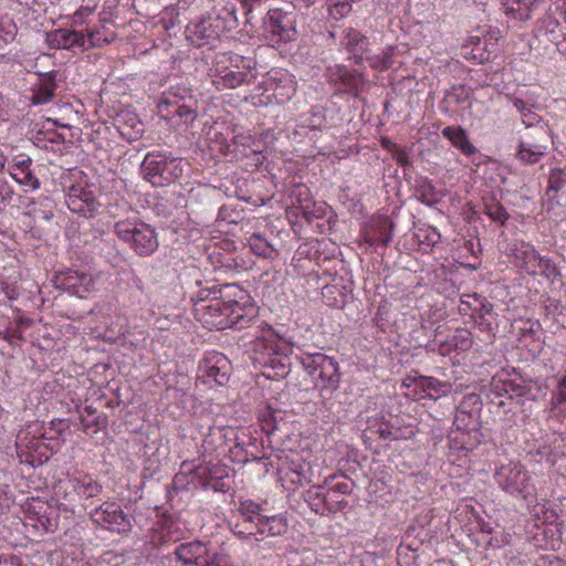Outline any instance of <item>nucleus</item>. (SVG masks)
Masks as SVG:
<instances>
[{
	"instance_id": "13",
	"label": "nucleus",
	"mask_w": 566,
	"mask_h": 566,
	"mask_svg": "<svg viewBox=\"0 0 566 566\" xmlns=\"http://www.w3.org/2000/svg\"><path fill=\"white\" fill-rule=\"evenodd\" d=\"M255 348L256 350H260V348L268 350V357L255 358L261 366L273 371V374H268V377H285L290 373L289 358L280 356L275 345L260 340L255 344ZM261 355L264 356L263 353Z\"/></svg>"
},
{
	"instance_id": "19",
	"label": "nucleus",
	"mask_w": 566,
	"mask_h": 566,
	"mask_svg": "<svg viewBox=\"0 0 566 566\" xmlns=\"http://www.w3.org/2000/svg\"><path fill=\"white\" fill-rule=\"evenodd\" d=\"M207 553V546L200 541L182 543L175 549L177 559L185 565L199 566Z\"/></svg>"
},
{
	"instance_id": "38",
	"label": "nucleus",
	"mask_w": 566,
	"mask_h": 566,
	"mask_svg": "<svg viewBox=\"0 0 566 566\" xmlns=\"http://www.w3.org/2000/svg\"><path fill=\"white\" fill-rule=\"evenodd\" d=\"M322 499L328 512L340 511L347 504L344 496H342L340 494H335L329 490L322 491Z\"/></svg>"
},
{
	"instance_id": "18",
	"label": "nucleus",
	"mask_w": 566,
	"mask_h": 566,
	"mask_svg": "<svg viewBox=\"0 0 566 566\" xmlns=\"http://www.w3.org/2000/svg\"><path fill=\"white\" fill-rule=\"evenodd\" d=\"M513 255L516 260L517 265L531 275L538 274V264L541 263V255L535 248L521 241L515 244L513 249Z\"/></svg>"
},
{
	"instance_id": "33",
	"label": "nucleus",
	"mask_w": 566,
	"mask_h": 566,
	"mask_svg": "<svg viewBox=\"0 0 566 566\" xmlns=\"http://www.w3.org/2000/svg\"><path fill=\"white\" fill-rule=\"evenodd\" d=\"M416 235L419 243L423 245V250L432 249L437 243L441 241V234L436 228L432 227L418 229Z\"/></svg>"
},
{
	"instance_id": "54",
	"label": "nucleus",
	"mask_w": 566,
	"mask_h": 566,
	"mask_svg": "<svg viewBox=\"0 0 566 566\" xmlns=\"http://www.w3.org/2000/svg\"><path fill=\"white\" fill-rule=\"evenodd\" d=\"M13 195V189L9 186L8 181L0 179V202L10 201Z\"/></svg>"
},
{
	"instance_id": "56",
	"label": "nucleus",
	"mask_w": 566,
	"mask_h": 566,
	"mask_svg": "<svg viewBox=\"0 0 566 566\" xmlns=\"http://www.w3.org/2000/svg\"><path fill=\"white\" fill-rule=\"evenodd\" d=\"M392 157L399 166L406 167L410 165L407 151L399 147L394 151Z\"/></svg>"
},
{
	"instance_id": "39",
	"label": "nucleus",
	"mask_w": 566,
	"mask_h": 566,
	"mask_svg": "<svg viewBox=\"0 0 566 566\" xmlns=\"http://www.w3.org/2000/svg\"><path fill=\"white\" fill-rule=\"evenodd\" d=\"M84 33V44L85 50H88L91 48L102 46L106 43H109L111 39H108L106 35L103 34V32L99 29H85Z\"/></svg>"
},
{
	"instance_id": "25",
	"label": "nucleus",
	"mask_w": 566,
	"mask_h": 566,
	"mask_svg": "<svg viewBox=\"0 0 566 566\" xmlns=\"http://www.w3.org/2000/svg\"><path fill=\"white\" fill-rule=\"evenodd\" d=\"M442 135L464 155H472L476 151V148L469 140L465 130L460 126H447L443 128Z\"/></svg>"
},
{
	"instance_id": "48",
	"label": "nucleus",
	"mask_w": 566,
	"mask_h": 566,
	"mask_svg": "<svg viewBox=\"0 0 566 566\" xmlns=\"http://www.w3.org/2000/svg\"><path fill=\"white\" fill-rule=\"evenodd\" d=\"M538 273L548 280H554L559 275L556 265L546 258L541 256V263L538 264Z\"/></svg>"
},
{
	"instance_id": "32",
	"label": "nucleus",
	"mask_w": 566,
	"mask_h": 566,
	"mask_svg": "<svg viewBox=\"0 0 566 566\" xmlns=\"http://www.w3.org/2000/svg\"><path fill=\"white\" fill-rule=\"evenodd\" d=\"M545 156L546 154L541 153L535 148L528 147L525 145V143L522 142H520L515 153V159L518 160L522 165H534Z\"/></svg>"
},
{
	"instance_id": "45",
	"label": "nucleus",
	"mask_w": 566,
	"mask_h": 566,
	"mask_svg": "<svg viewBox=\"0 0 566 566\" xmlns=\"http://www.w3.org/2000/svg\"><path fill=\"white\" fill-rule=\"evenodd\" d=\"M564 184L563 171L558 168L553 169L549 174L546 195L551 196L553 193L555 196L563 188Z\"/></svg>"
},
{
	"instance_id": "17",
	"label": "nucleus",
	"mask_w": 566,
	"mask_h": 566,
	"mask_svg": "<svg viewBox=\"0 0 566 566\" xmlns=\"http://www.w3.org/2000/svg\"><path fill=\"white\" fill-rule=\"evenodd\" d=\"M56 72H48L39 74V80L32 88L30 102L33 105H42L51 102L55 96Z\"/></svg>"
},
{
	"instance_id": "55",
	"label": "nucleus",
	"mask_w": 566,
	"mask_h": 566,
	"mask_svg": "<svg viewBox=\"0 0 566 566\" xmlns=\"http://www.w3.org/2000/svg\"><path fill=\"white\" fill-rule=\"evenodd\" d=\"M224 471L219 473L214 481L210 484L209 490H213L214 492H227L229 490V485L224 481Z\"/></svg>"
},
{
	"instance_id": "1",
	"label": "nucleus",
	"mask_w": 566,
	"mask_h": 566,
	"mask_svg": "<svg viewBox=\"0 0 566 566\" xmlns=\"http://www.w3.org/2000/svg\"><path fill=\"white\" fill-rule=\"evenodd\" d=\"M242 295L243 291L235 284L201 289L193 303L195 316L210 329H242L255 317L253 306L247 307L237 300Z\"/></svg>"
},
{
	"instance_id": "61",
	"label": "nucleus",
	"mask_w": 566,
	"mask_h": 566,
	"mask_svg": "<svg viewBox=\"0 0 566 566\" xmlns=\"http://www.w3.org/2000/svg\"><path fill=\"white\" fill-rule=\"evenodd\" d=\"M419 549V545H415L412 543L410 544H400V546L398 547V555L401 556L402 554L406 553V551H411V552H417Z\"/></svg>"
},
{
	"instance_id": "27",
	"label": "nucleus",
	"mask_w": 566,
	"mask_h": 566,
	"mask_svg": "<svg viewBox=\"0 0 566 566\" xmlns=\"http://www.w3.org/2000/svg\"><path fill=\"white\" fill-rule=\"evenodd\" d=\"M253 139L250 135H235L232 144L228 145L227 154H232L235 159L248 157L250 154L258 155L259 150L253 148Z\"/></svg>"
},
{
	"instance_id": "3",
	"label": "nucleus",
	"mask_w": 566,
	"mask_h": 566,
	"mask_svg": "<svg viewBox=\"0 0 566 566\" xmlns=\"http://www.w3.org/2000/svg\"><path fill=\"white\" fill-rule=\"evenodd\" d=\"M142 172L154 186L164 187L179 180L184 175V161L164 153H148L142 163Z\"/></svg>"
},
{
	"instance_id": "58",
	"label": "nucleus",
	"mask_w": 566,
	"mask_h": 566,
	"mask_svg": "<svg viewBox=\"0 0 566 566\" xmlns=\"http://www.w3.org/2000/svg\"><path fill=\"white\" fill-rule=\"evenodd\" d=\"M301 209V214L302 217L307 221V222H312L315 218H316V214L314 213V211L312 210V202L310 203H306L305 206H301L300 207Z\"/></svg>"
},
{
	"instance_id": "49",
	"label": "nucleus",
	"mask_w": 566,
	"mask_h": 566,
	"mask_svg": "<svg viewBox=\"0 0 566 566\" xmlns=\"http://www.w3.org/2000/svg\"><path fill=\"white\" fill-rule=\"evenodd\" d=\"M305 122L312 129H321L325 125V115L321 108H313Z\"/></svg>"
},
{
	"instance_id": "15",
	"label": "nucleus",
	"mask_w": 566,
	"mask_h": 566,
	"mask_svg": "<svg viewBox=\"0 0 566 566\" xmlns=\"http://www.w3.org/2000/svg\"><path fill=\"white\" fill-rule=\"evenodd\" d=\"M333 77L338 91L349 93L356 97L365 85L363 74L348 70L346 66H336Z\"/></svg>"
},
{
	"instance_id": "10",
	"label": "nucleus",
	"mask_w": 566,
	"mask_h": 566,
	"mask_svg": "<svg viewBox=\"0 0 566 566\" xmlns=\"http://www.w3.org/2000/svg\"><path fill=\"white\" fill-rule=\"evenodd\" d=\"M65 203L72 212L85 218H93L101 207L94 193L80 185L69 188Z\"/></svg>"
},
{
	"instance_id": "9",
	"label": "nucleus",
	"mask_w": 566,
	"mask_h": 566,
	"mask_svg": "<svg viewBox=\"0 0 566 566\" xmlns=\"http://www.w3.org/2000/svg\"><path fill=\"white\" fill-rule=\"evenodd\" d=\"M223 31V22L217 17L201 18L191 21L186 28L187 38L198 48L211 44L218 40Z\"/></svg>"
},
{
	"instance_id": "11",
	"label": "nucleus",
	"mask_w": 566,
	"mask_h": 566,
	"mask_svg": "<svg viewBox=\"0 0 566 566\" xmlns=\"http://www.w3.org/2000/svg\"><path fill=\"white\" fill-rule=\"evenodd\" d=\"M181 469L184 471L175 475L174 483H181L185 479V474L189 473L192 476L191 482L195 486L202 490H209L210 484L214 481L218 474L223 472L221 467L211 463L199 464L191 468L187 462H182Z\"/></svg>"
},
{
	"instance_id": "22",
	"label": "nucleus",
	"mask_w": 566,
	"mask_h": 566,
	"mask_svg": "<svg viewBox=\"0 0 566 566\" xmlns=\"http://www.w3.org/2000/svg\"><path fill=\"white\" fill-rule=\"evenodd\" d=\"M469 310L473 312V315L479 314L480 317H482L485 314H491L493 305L486 300V297L480 294H464L461 296L459 311L461 314H468Z\"/></svg>"
},
{
	"instance_id": "24",
	"label": "nucleus",
	"mask_w": 566,
	"mask_h": 566,
	"mask_svg": "<svg viewBox=\"0 0 566 566\" xmlns=\"http://www.w3.org/2000/svg\"><path fill=\"white\" fill-rule=\"evenodd\" d=\"M417 199L426 206L433 207L439 203L444 196L442 191H438L432 181L424 177L417 181L416 188Z\"/></svg>"
},
{
	"instance_id": "16",
	"label": "nucleus",
	"mask_w": 566,
	"mask_h": 566,
	"mask_svg": "<svg viewBox=\"0 0 566 566\" xmlns=\"http://www.w3.org/2000/svg\"><path fill=\"white\" fill-rule=\"evenodd\" d=\"M189 98H196L192 90L186 86L171 87L168 92L163 94L157 105L158 114L165 119H170V108L177 105L188 104Z\"/></svg>"
},
{
	"instance_id": "41",
	"label": "nucleus",
	"mask_w": 566,
	"mask_h": 566,
	"mask_svg": "<svg viewBox=\"0 0 566 566\" xmlns=\"http://www.w3.org/2000/svg\"><path fill=\"white\" fill-rule=\"evenodd\" d=\"M379 222H380L381 229L378 234H375V237L370 238V241H371V243H378V244L386 247L392 239V234H391L392 223L387 218L380 219Z\"/></svg>"
},
{
	"instance_id": "35",
	"label": "nucleus",
	"mask_w": 566,
	"mask_h": 566,
	"mask_svg": "<svg viewBox=\"0 0 566 566\" xmlns=\"http://www.w3.org/2000/svg\"><path fill=\"white\" fill-rule=\"evenodd\" d=\"M513 105L516 108V111L522 115V120L527 128H531L535 124H539V116L535 114L523 99L515 98L513 101Z\"/></svg>"
},
{
	"instance_id": "63",
	"label": "nucleus",
	"mask_w": 566,
	"mask_h": 566,
	"mask_svg": "<svg viewBox=\"0 0 566 566\" xmlns=\"http://www.w3.org/2000/svg\"><path fill=\"white\" fill-rule=\"evenodd\" d=\"M381 145L385 149L392 151V153L398 148V146L387 137H384L381 139Z\"/></svg>"
},
{
	"instance_id": "7",
	"label": "nucleus",
	"mask_w": 566,
	"mask_h": 566,
	"mask_svg": "<svg viewBox=\"0 0 566 566\" xmlns=\"http://www.w3.org/2000/svg\"><path fill=\"white\" fill-rule=\"evenodd\" d=\"M93 523L113 533H128L132 524L128 516L123 512L119 505L114 502H103L88 512Z\"/></svg>"
},
{
	"instance_id": "60",
	"label": "nucleus",
	"mask_w": 566,
	"mask_h": 566,
	"mask_svg": "<svg viewBox=\"0 0 566 566\" xmlns=\"http://www.w3.org/2000/svg\"><path fill=\"white\" fill-rule=\"evenodd\" d=\"M270 516H265V515H261L260 517H258V520L253 523L255 528H256V532L260 533V534H263L262 533V530L263 528H268L269 527V524L270 523H265L264 520H269Z\"/></svg>"
},
{
	"instance_id": "30",
	"label": "nucleus",
	"mask_w": 566,
	"mask_h": 566,
	"mask_svg": "<svg viewBox=\"0 0 566 566\" xmlns=\"http://www.w3.org/2000/svg\"><path fill=\"white\" fill-rule=\"evenodd\" d=\"M535 0H513L506 7V13L511 14L515 20L526 21L531 18Z\"/></svg>"
},
{
	"instance_id": "31",
	"label": "nucleus",
	"mask_w": 566,
	"mask_h": 566,
	"mask_svg": "<svg viewBox=\"0 0 566 566\" xmlns=\"http://www.w3.org/2000/svg\"><path fill=\"white\" fill-rule=\"evenodd\" d=\"M392 48H388L380 54H371L370 51L365 55L364 62H367L370 67L379 71L387 70L392 65Z\"/></svg>"
},
{
	"instance_id": "4",
	"label": "nucleus",
	"mask_w": 566,
	"mask_h": 566,
	"mask_svg": "<svg viewBox=\"0 0 566 566\" xmlns=\"http://www.w3.org/2000/svg\"><path fill=\"white\" fill-rule=\"evenodd\" d=\"M114 232L140 256H148L158 248L157 233L143 221H118L114 226Z\"/></svg>"
},
{
	"instance_id": "62",
	"label": "nucleus",
	"mask_w": 566,
	"mask_h": 566,
	"mask_svg": "<svg viewBox=\"0 0 566 566\" xmlns=\"http://www.w3.org/2000/svg\"><path fill=\"white\" fill-rule=\"evenodd\" d=\"M8 494V485H0V514L3 513L4 510V501L7 500Z\"/></svg>"
},
{
	"instance_id": "34",
	"label": "nucleus",
	"mask_w": 566,
	"mask_h": 566,
	"mask_svg": "<svg viewBox=\"0 0 566 566\" xmlns=\"http://www.w3.org/2000/svg\"><path fill=\"white\" fill-rule=\"evenodd\" d=\"M484 212L490 219H492L495 222H499L502 226L510 218L505 208L499 201L495 200L485 202Z\"/></svg>"
},
{
	"instance_id": "21",
	"label": "nucleus",
	"mask_w": 566,
	"mask_h": 566,
	"mask_svg": "<svg viewBox=\"0 0 566 566\" xmlns=\"http://www.w3.org/2000/svg\"><path fill=\"white\" fill-rule=\"evenodd\" d=\"M347 51L352 53L350 59L354 60L356 64H363L364 57L368 53V39L363 35L357 30H350L346 36L344 42Z\"/></svg>"
},
{
	"instance_id": "20",
	"label": "nucleus",
	"mask_w": 566,
	"mask_h": 566,
	"mask_svg": "<svg viewBox=\"0 0 566 566\" xmlns=\"http://www.w3.org/2000/svg\"><path fill=\"white\" fill-rule=\"evenodd\" d=\"M521 142L525 143L528 147L547 154L551 143V132L548 126L541 120L539 124H535L531 127Z\"/></svg>"
},
{
	"instance_id": "29",
	"label": "nucleus",
	"mask_w": 566,
	"mask_h": 566,
	"mask_svg": "<svg viewBox=\"0 0 566 566\" xmlns=\"http://www.w3.org/2000/svg\"><path fill=\"white\" fill-rule=\"evenodd\" d=\"M248 244L250 247V250L259 256L272 259L275 250L272 247V244L260 233H253L248 239Z\"/></svg>"
},
{
	"instance_id": "12",
	"label": "nucleus",
	"mask_w": 566,
	"mask_h": 566,
	"mask_svg": "<svg viewBox=\"0 0 566 566\" xmlns=\"http://www.w3.org/2000/svg\"><path fill=\"white\" fill-rule=\"evenodd\" d=\"M53 285L63 291H67L73 295L81 296V287H84L83 292L88 291V285L92 283V279L84 272H78L72 269L60 271L52 279Z\"/></svg>"
},
{
	"instance_id": "23",
	"label": "nucleus",
	"mask_w": 566,
	"mask_h": 566,
	"mask_svg": "<svg viewBox=\"0 0 566 566\" xmlns=\"http://www.w3.org/2000/svg\"><path fill=\"white\" fill-rule=\"evenodd\" d=\"M416 387L424 392L428 397L437 399L442 395L450 392L452 385L448 381H441L430 376H418L415 379Z\"/></svg>"
},
{
	"instance_id": "44",
	"label": "nucleus",
	"mask_w": 566,
	"mask_h": 566,
	"mask_svg": "<svg viewBox=\"0 0 566 566\" xmlns=\"http://www.w3.org/2000/svg\"><path fill=\"white\" fill-rule=\"evenodd\" d=\"M248 74L245 72L229 71L221 76L222 85L227 88H235L247 81Z\"/></svg>"
},
{
	"instance_id": "26",
	"label": "nucleus",
	"mask_w": 566,
	"mask_h": 566,
	"mask_svg": "<svg viewBox=\"0 0 566 566\" xmlns=\"http://www.w3.org/2000/svg\"><path fill=\"white\" fill-rule=\"evenodd\" d=\"M71 484L74 492L84 500L96 497L103 491L102 484L90 476H84L83 479H73L71 480Z\"/></svg>"
},
{
	"instance_id": "14",
	"label": "nucleus",
	"mask_w": 566,
	"mask_h": 566,
	"mask_svg": "<svg viewBox=\"0 0 566 566\" xmlns=\"http://www.w3.org/2000/svg\"><path fill=\"white\" fill-rule=\"evenodd\" d=\"M48 42L52 49L85 51L83 30L56 29L48 34Z\"/></svg>"
},
{
	"instance_id": "40",
	"label": "nucleus",
	"mask_w": 566,
	"mask_h": 566,
	"mask_svg": "<svg viewBox=\"0 0 566 566\" xmlns=\"http://www.w3.org/2000/svg\"><path fill=\"white\" fill-rule=\"evenodd\" d=\"M265 523H270L268 528H263L262 533H266L270 536H280L287 530L285 518L282 516H270L269 520H264Z\"/></svg>"
},
{
	"instance_id": "2",
	"label": "nucleus",
	"mask_w": 566,
	"mask_h": 566,
	"mask_svg": "<svg viewBox=\"0 0 566 566\" xmlns=\"http://www.w3.org/2000/svg\"><path fill=\"white\" fill-rule=\"evenodd\" d=\"M303 367L314 379V386L319 391L324 405L329 401L339 388L340 373L338 363L322 353H315L302 359Z\"/></svg>"
},
{
	"instance_id": "6",
	"label": "nucleus",
	"mask_w": 566,
	"mask_h": 566,
	"mask_svg": "<svg viewBox=\"0 0 566 566\" xmlns=\"http://www.w3.org/2000/svg\"><path fill=\"white\" fill-rule=\"evenodd\" d=\"M494 479L503 491L522 499H527L534 491L528 472L517 462L510 461L496 468Z\"/></svg>"
},
{
	"instance_id": "42",
	"label": "nucleus",
	"mask_w": 566,
	"mask_h": 566,
	"mask_svg": "<svg viewBox=\"0 0 566 566\" xmlns=\"http://www.w3.org/2000/svg\"><path fill=\"white\" fill-rule=\"evenodd\" d=\"M260 512L261 505L252 501L242 502L240 505L241 515L244 517V521L251 524H253L258 517L262 515Z\"/></svg>"
},
{
	"instance_id": "53",
	"label": "nucleus",
	"mask_w": 566,
	"mask_h": 566,
	"mask_svg": "<svg viewBox=\"0 0 566 566\" xmlns=\"http://www.w3.org/2000/svg\"><path fill=\"white\" fill-rule=\"evenodd\" d=\"M352 485H353V483H350L347 480H344L342 482H337V483L328 486L327 490L334 492L335 494H340L342 496H344L352 492Z\"/></svg>"
},
{
	"instance_id": "46",
	"label": "nucleus",
	"mask_w": 566,
	"mask_h": 566,
	"mask_svg": "<svg viewBox=\"0 0 566 566\" xmlns=\"http://www.w3.org/2000/svg\"><path fill=\"white\" fill-rule=\"evenodd\" d=\"M199 566H232L231 559L227 554L207 553Z\"/></svg>"
},
{
	"instance_id": "52",
	"label": "nucleus",
	"mask_w": 566,
	"mask_h": 566,
	"mask_svg": "<svg viewBox=\"0 0 566 566\" xmlns=\"http://www.w3.org/2000/svg\"><path fill=\"white\" fill-rule=\"evenodd\" d=\"M472 419V413L470 411L458 409L454 417V423L458 428L471 429L470 420Z\"/></svg>"
},
{
	"instance_id": "8",
	"label": "nucleus",
	"mask_w": 566,
	"mask_h": 566,
	"mask_svg": "<svg viewBox=\"0 0 566 566\" xmlns=\"http://www.w3.org/2000/svg\"><path fill=\"white\" fill-rule=\"evenodd\" d=\"M231 361L221 353H209L199 365L198 378L206 384L224 386L230 378Z\"/></svg>"
},
{
	"instance_id": "64",
	"label": "nucleus",
	"mask_w": 566,
	"mask_h": 566,
	"mask_svg": "<svg viewBox=\"0 0 566 566\" xmlns=\"http://www.w3.org/2000/svg\"><path fill=\"white\" fill-rule=\"evenodd\" d=\"M30 165H31V159L27 158V159H22L20 161H17L14 164V167L17 169H19L20 171H24L25 169H30Z\"/></svg>"
},
{
	"instance_id": "28",
	"label": "nucleus",
	"mask_w": 566,
	"mask_h": 566,
	"mask_svg": "<svg viewBox=\"0 0 566 566\" xmlns=\"http://www.w3.org/2000/svg\"><path fill=\"white\" fill-rule=\"evenodd\" d=\"M170 119L178 116L185 124H191L198 116V101L197 98H189L188 104L177 105L170 108Z\"/></svg>"
},
{
	"instance_id": "51",
	"label": "nucleus",
	"mask_w": 566,
	"mask_h": 566,
	"mask_svg": "<svg viewBox=\"0 0 566 566\" xmlns=\"http://www.w3.org/2000/svg\"><path fill=\"white\" fill-rule=\"evenodd\" d=\"M291 197L296 199V201L300 203V207L312 202L310 190L304 186H297L295 189H293Z\"/></svg>"
},
{
	"instance_id": "50",
	"label": "nucleus",
	"mask_w": 566,
	"mask_h": 566,
	"mask_svg": "<svg viewBox=\"0 0 566 566\" xmlns=\"http://www.w3.org/2000/svg\"><path fill=\"white\" fill-rule=\"evenodd\" d=\"M81 423L84 429V431H87L91 427L95 426L96 431L105 428L107 423L106 416H97L92 420H88L85 416L81 415Z\"/></svg>"
},
{
	"instance_id": "57",
	"label": "nucleus",
	"mask_w": 566,
	"mask_h": 566,
	"mask_svg": "<svg viewBox=\"0 0 566 566\" xmlns=\"http://www.w3.org/2000/svg\"><path fill=\"white\" fill-rule=\"evenodd\" d=\"M504 391L506 394L513 392V394H515L516 396H520V397L524 396V394H525V389H524L523 386L517 385V384H513V382L505 384L504 385Z\"/></svg>"
},
{
	"instance_id": "36",
	"label": "nucleus",
	"mask_w": 566,
	"mask_h": 566,
	"mask_svg": "<svg viewBox=\"0 0 566 566\" xmlns=\"http://www.w3.org/2000/svg\"><path fill=\"white\" fill-rule=\"evenodd\" d=\"M18 28L11 19L0 20V50L2 44L7 45L12 43L17 36Z\"/></svg>"
},
{
	"instance_id": "5",
	"label": "nucleus",
	"mask_w": 566,
	"mask_h": 566,
	"mask_svg": "<svg viewBox=\"0 0 566 566\" xmlns=\"http://www.w3.org/2000/svg\"><path fill=\"white\" fill-rule=\"evenodd\" d=\"M296 15L275 8L268 11L262 21V36L271 46H279L296 39Z\"/></svg>"
},
{
	"instance_id": "59",
	"label": "nucleus",
	"mask_w": 566,
	"mask_h": 566,
	"mask_svg": "<svg viewBox=\"0 0 566 566\" xmlns=\"http://www.w3.org/2000/svg\"><path fill=\"white\" fill-rule=\"evenodd\" d=\"M557 401H566V375L558 382Z\"/></svg>"
},
{
	"instance_id": "43",
	"label": "nucleus",
	"mask_w": 566,
	"mask_h": 566,
	"mask_svg": "<svg viewBox=\"0 0 566 566\" xmlns=\"http://www.w3.org/2000/svg\"><path fill=\"white\" fill-rule=\"evenodd\" d=\"M452 340L458 349L468 350L472 346V334L467 328H458Z\"/></svg>"
},
{
	"instance_id": "47",
	"label": "nucleus",
	"mask_w": 566,
	"mask_h": 566,
	"mask_svg": "<svg viewBox=\"0 0 566 566\" xmlns=\"http://www.w3.org/2000/svg\"><path fill=\"white\" fill-rule=\"evenodd\" d=\"M10 175L19 184L31 186L33 189H38L40 187L39 180L33 176L30 169H25L20 172L11 171Z\"/></svg>"
},
{
	"instance_id": "37",
	"label": "nucleus",
	"mask_w": 566,
	"mask_h": 566,
	"mask_svg": "<svg viewBox=\"0 0 566 566\" xmlns=\"http://www.w3.org/2000/svg\"><path fill=\"white\" fill-rule=\"evenodd\" d=\"M322 485H315L312 489H310L306 493V501L308 502L311 509L314 512L324 515L327 510L322 499Z\"/></svg>"
}]
</instances>
